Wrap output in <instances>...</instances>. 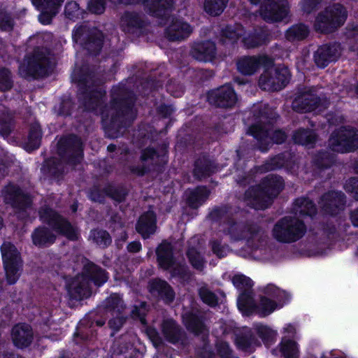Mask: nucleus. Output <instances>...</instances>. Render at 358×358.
<instances>
[{"label": "nucleus", "mask_w": 358, "mask_h": 358, "mask_svg": "<svg viewBox=\"0 0 358 358\" xmlns=\"http://www.w3.org/2000/svg\"><path fill=\"white\" fill-rule=\"evenodd\" d=\"M263 65L265 70L261 75L259 85L265 90H280L284 87L290 78L289 71L287 67H275L271 59L266 56L243 57L238 64V71L245 75L254 73Z\"/></svg>", "instance_id": "1"}, {"label": "nucleus", "mask_w": 358, "mask_h": 358, "mask_svg": "<svg viewBox=\"0 0 358 358\" xmlns=\"http://www.w3.org/2000/svg\"><path fill=\"white\" fill-rule=\"evenodd\" d=\"M236 344L237 347L245 352H252L255 346L259 345L257 341H255L253 338H246L245 337H238L236 338Z\"/></svg>", "instance_id": "36"}, {"label": "nucleus", "mask_w": 358, "mask_h": 358, "mask_svg": "<svg viewBox=\"0 0 358 358\" xmlns=\"http://www.w3.org/2000/svg\"><path fill=\"white\" fill-rule=\"evenodd\" d=\"M320 0H303L304 9L309 12L308 7H312L316 5Z\"/></svg>", "instance_id": "56"}, {"label": "nucleus", "mask_w": 358, "mask_h": 358, "mask_svg": "<svg viewBox=\"0 0 358 358\" xmlns=\"http://www.w3.org/2000/svg\"><path fill=\"white\" fill-rule=\"evenodd\" d=\"M232 282L238 289H248L253 285L252 280L242 274H237L233 277Z\"/></svg>", "instance_id": "38"}, {"label": "nucleus", "mask_w": 358, "mask_h": 358, "mask_svg": "<svg viewBox=\"0 0 358 358\" xmlns=\"http://www.w3.org/2000/svg\"><path fill=\"white\" fill-rule=\"evenodd\" d=\"M40 214L42 220L52 225L54 229L58 233L65 236L69 239H76L78 238L76 230L52 209H43L41 211Z\"/></svg>", "instance_id": "9"}, {"label": "nucleus", "mask_w": 358, "mask_h": 358, "mask_svg": "<svg viewBox=\"0 0 358 358\" xmlns=\"http://www.w3.org/2000/svg\"><path fill=\"white\" fill-rule=\"evenodd\" d=\"M315 134L312 131L301 130L297 131L294 136L295 143L302 145H308L315 140Z\"/></svg>", "instance_id": "35"}, {"label": "nucleus", "mask_w": 358, "mask_h": 358, "mask_svg": "<svg viewBox=\"0 0 358 358\" xmlns=\"http://www.w3.org/2000/svg\"><path fill=\"white\" fill-rule=\"evenodd\" d=\"M347 13L340 4L327 7L316 18L315 28L321 32H329L342 25L345 21Z\"/></svg>", "instance_id": "5"}, {"label": "nucleus", "mask_w": 358, "mask_h": 358, "mask_svg": "<svg viewBox=\"0 0 358 358\" xmlns=\"http://www.w3.org/2000/svg\"><path fill=\"white\" fill-rule=\"evenodd\" d=\"M294 210L296 215H312L315 213V207L311 201L303 198L299 199L296 201Z\"/></svg>", "instance_id": "26"}, {"label": "nucleus", "mask_w": 358, "mask_h": 358, "mask_svg": "<svg viewBox=\"0 0 358 358\" xmlns=\"http://www.w3.org/2000/svg\"><path fill=\"white\" fill-rule=\"evenodd\" d=\"M12 26L13 22L10 17L6 13H1L0 15V28L8 31L12 28Z\"/></svg>", "instance_id": "47"}, {"label": "nucleus", "mask_w": 358, "mask_h": 358, "mask_svg": "<svg viewBox=\"0 0 358 358\" xmlns=\"http://www.w3.org/2000/svg\"><path fill=\"white\" fill-rule=\"evenodd\" d=\"M12 338L14 344L18 348L27 346L32 339V331L28 324H21L13 327Z\"/></svg>", "instance_id": "16"}, {"label": "nucleus", "mask_w": 358, "mask_h": 358, "mask_svg": "<svg viewBox=\"0 0 358 358\" xmlns=\"http://www.w3.org/2000/svg\"><path fill=\"white\" fill-rule=\"evenodd\" d=\"M91 278L96 285L100 286L107 280L108 276L104 271L93 266L92 268Z\"/></svg>", "instance_id": "40"}, {"label": "nucleus", "mask_w": 358, "mask_h": 358, "mask_svg": "<svg viewBox=\"0 0 358 358\" xmlns=\"http://www.w3.org/2000/svg\"><path fill=\"white\" fill-rule=\"evenodd\" d=\"M199 295L202 299V301L210 305V306H215L217 303V298L213 293L210 292L208 289L205 287H202L199 290Z\"/></svg>", "instance_id": "41"}, {"label": "nucleus", "mask_w": 358, "mask_h": 358, "mask_svg": "<svg viewBox=\"0 0 358 358\" xmlns=\"http://www.w3.org/2000/svg\"><path fill=\"white\" fill-rule=\"evenodd\" d=\"M192 31L188 24L182 20H176L167 28L166 34L170 40L179 41L189 36Z\"/></svg>", "instance_id": "19"}, {"label": "nucleus", "mask_w": 358, "mask_h": 358, "mask_svg": "<svg viewBox=\"0 0 358 358\" xmlns=\"http://www.w3.org/2000/svg\"><path fill=\"white\" fill-rule=\"evenodd\" d=\"M321 358H341V356L336 350H326L322 353Z\"/></svg>", "instance_id": "53"}, {"label": "nucleus", "mask_w": 358, "mask_h": 358, "mask_svg": "<svg viewBox=\"0 0 358 358\" xmlns=\"http://www.w3.org/2000/svg\"><path fill=\"white\" fill-rule=\"evenodd\" d=\"M301 99L306 101V103L301 107V110L306 112L315 110H317L320 112L321 111V108L323 107L322 101L313 95H303Z\"/></svg>", "instance_id": "32"}, {"label": "nucleus", "mask_w": 358, "mask_h": 358, "mask_svg": "<svg viewBox=\"0 0 358 358\" xmlns=\"http://www.w3.org/2000/svg\"><path fill=\"white\" fill-rule=\"evenodd\" d=\"M338 55V45H324L317 50L314 57L317 65L323 68L327 65V62L336 59Z\"/></svg>", "instance_id": "18"}, {"label": "nucleus", "mask_w": 358, "mask_h": 358, "mask_svg": "<svg viewBox=\"0 0 358 358\" xmlns=\"http://www.w3.org/2000/svg\"><path fill=\"white\" fill-rule=\"evenodd\" d=\"M306 227L302 221L292 216H286L274 225L272 236L282 243H292L300 239L305 234Z\"/></svg>", "instance_id": "4"}, {"label": "nucleus", "mask_w": 358, "mask_h": 358, "mask_svg": "<svg viewBox=\"0 0 358 358\" xmlns=\"http://www.w3.org/2000/svg\"><path fill=\"white\" fill-rule=\"evenodd\" d=\"M157 155L156 152L151 148L145 150L142 155V158L143 160H146L149 158L150 159H155V156Z\"/></svg>", "instance_id": "54"}, {"label": "nucleus", "mask_w": 358, "mask_h": 358, "mask_svg": "<svg viewBox=\"0 0 358 358\" xmlns=\"http://www.w3.org/2000/svg\"><path fill=\"white\" fill-rule=\"evenodd\" d=\"M3 358H22V357H20L18 355H6Z\"/></svg>", "instance_id": "61"}, {"label": "nucleus", "mask_w": 358, "mask_h": 358, "mask_svg": "<svg viewBox=\"0 0 358 358\" xmlns=\"http://www.w3.org/2000/svg\"><path fill=\"white\" fill-rule=\"evenodd\" d=\"M212 248L213 252L220 257L226 256L229 251L227 248L220 245L219 243H213Z\"/></svg>", "instance_id": "50"}, {"label": "nucleus", "mask_w": 358, "mask_h": 358, "mask_svg": "<svg viewBox=\"0 0 358 358\" xmlns=\"http://www.w3.org/2000/svg\"><path fill=\"white\" fill-rule=\"evenodd\" d=\"M280 351L285 358H298L299 348L296 342L282 338L280 345Z\"/></svg>", "instance_id": "25"}, {"label": "nucleus", "mask_w": 358, "mask_h": 358, "mask_svg": "<svg viewBox=\"0 0 358 358\" xmlns=\"http://www.w3.org/2000/svg\"><path fill=\"white\" fill-rule=\"evenodd\" d=\"M5 202L14 207L25 208L31 203L30 198L14 185H9L3 192Z\"/></svg>", "instance_id": "14"}, {"label": "nucleus", "mask_w": 358, "mask_h": 358, "mask_svg": "<svg viewBox=\"0 0 358 358\" xmlns=\"http://www.w3.org/2000/svg\"><path fill=\"white\" fill-rule=\"evenodd\" d=\"M249 133L259 141L267 142L269 138L276 143H281L285 139V134L282 131H275L271 132L268 129H265L262 126L255 124L252 126L249 129Z\"/></svg>", "instance_id": "15"}, {"label": "nucleus", "mask_w": 358, "mask_h": 358, "mask_svg": "<svg viewBox=\"0 0 358 358\" xmlns=\"http://www.w3.org/2000/svg\"><path fill=\"white\" fill-rule=\"evenodd\" d=\"M151 292H157L162 296H164L167 301H171L173 299V293L171 287L165 281L155 280L150 285Z\"/></svg>", "instance_id": "28"}, {"label": "nucleus", "mask_w": 358, "mask_h": 358, "mask_svg": "<svg viewBox=\"0 0 358 358\" xmlns=\"http://www.w3.org/2000/svg\"><path fill=\"white\" fill-rule=\"evenodd\" d=\"M33 242L36 245H45L54 241V236L48 234L47 229H37L32 235Z\"/></svg>", "instance_id": "29"}, {"label": "nucleus", "mask_w": 358, "mask_h": 358, "mask_svg": "<svg viewBox=\"0 0 358 358\" xmlns=\"http://www.w3.org/2000/svg\"><path fill=\"white\" fill-rule=\"evenodd\" d=\"M308 31L306 26L296 24L289 28L286 33V38L289 41L301 40L308 35Z\"/></svg>", "instance_id": "31"}, {"label": "nucleus", "mask_w": 358, "mask_h": 358, "mask_svg": "<svg viewBox=\"0 0 358 358\" xmlns=\"http://www.w3.org/2000/svg\"><path fill=\"white\" fill-rule=\"evenodd\" d=\"M11 87L10 72L3 69L0 71V90H6Z\"/></svg>", "instance_id": "43"}, {"label": "nucleus", "mask_w": 358, "mask_h": 358, "mask_svg": "<svg viewBox=\"0 0 358 358\" xmlns=\"http://www.w3.org/2000/svg\"><path fill=\"white\" fill-rule=\"evenodd\" d=\"M187 327L193 331L194 332H195L196 334H199L201 330H200V326L201 324L198 322H194V323H189L187 324Z\"/></svg>", "instance_id": "57"}, {"label": "nucleus", "mask_w": 358, "mask_h": 358, "mask_svg": "<svg viewBox=\"0 0 358 358\" xmlns=\"http://www.w3.org/2000/svg\"><path fill=\"white\" fill-rule=\"evenodd\" d=\"M217 351L220 356L223 358H229L231 350L229 345L225 342H222L217 345Z\"/></svg>", "instance_id": "49"}, {"label": "nucleus", "mask_w": 358, "mask_h": 358, "mask_svg": "<svg viewBox=\"0 0 358 358\" xmlns=\"http://www.w3.org/2000/svg\"><path fill=\"white\" fill-rule=\"evenodd\" d=\"M236 82L238 84H239V85H241V84L243 83V82H241V81H240L239 80H238V79H237V80H236Z\"/></svg>", "instance_id": "64"}, {"label": "nucleus", "mask_w": 358, "mask_h": 358, "mask_svg": "<svg viewBox=\"0 0 358 358\" xmlns=\"http://www.w3.org/2000/svg\"><path fill=\"white\" fill-rule=\"evenodd\" d=\"M65 13L69 18L77 17L80 14L78 4L76 1L67 3L65 7Z\"/></svg>", "instance_id": "44"}, {"label": "nucleus", "mask_w": 358, "mask_h": 358, "mask_svg": "<svg viewBox=\"0 0 358 358\" xmlns=\"http://www.w3.org/2000/svg\"><path fill=\"white\" fill-rule=\"evenodd\" d=\"M331 149L336 152H350L358 147V131L343 129L334 134L329 140Z\"/></svg>", "instance_id": "8"}, {"label": "nucleus", "mask_w": 358, "mask_h": 358, "mask_svg": "<svg viewBox=\"0 0 358 358\" xmlns=\"http://www.w3.org/2000/svg\"><path fill=\"white\" fill-rule=\"evenodd\" d=\"M187 256L192 265L196 269H201L203 266V261L197 250L192 248L187 252Z\"/></svg>", "instance_id": "39"}, {"label": "nucleus", "mask_w": 358, "mask_h": 358, "mask_svg": "<svg viewBox=\"0 0 358 358\" xmlns=\"http://www.w3.org/2000/svg\"><path fill=\"white\" fill-rule=\"evenodd\" d=\"M187 194V201L192 208L200 206L208 195L206 188L203 187L189 191Z\"/></svg>", "instance_id": "24"}, {"label": "nucleus", "mask_w": 358, "mask_h": 358, "mask_svg": "<svg viewBox=\"0 0 358 358\" xmlns=\"http://www.w3.org/2000/svg\"><path fill=\"white\" fill-rule=\"evenodd\" d=\"M115 3H133L134 0H115Z\"/></svg>", "instance_id": "60"}, {"label": "nucleus", "mask_w": 358, "mask_h": 358, "mask_svg": "<svg viewBox=\"0 0 358 358\" xmlns=\"http://www.w3.org/2000/svg\"><path fill=\"white\" fill-rule=\"evenodd\" d=\"M109 303H111L113 308H117L118 312L120 311V309L122 308V301L117 294L111 295L109 299Z\"/></svg>", "instance_id": "51"}, {"label": "nucleus", "mask_w": 358, "mask_h": 358, "mask_svg": "<svg viewBox=\"0 0 358 358\" xmlns=\"http://www.w3.org/2000/svg\"><path fill=\"white\" fill-rule=\"evenodd\" d=\"M157 259L161 267L165 269L171 268L173 266V261L170 243L164 242L157 250Z\"/></svg>", "instance_id": "22"}, {"label": "nucleus", "mask_w": 358, "mask_h": 358, "mask_svg": "<svg viewBox=\"0 0 358 358\" xmlns=\"http://www.w3.org/2000/svg\"><path fill=\"white\" fill-rule=\"evenodd\" d=\"M344 204V195L341 192H332L325 194L321 201V206L330 214H336L334 207L341 208Z\"/></svg>", "instance_id": "21"}, {"label": "nucleus", "mask_w": 358, "mask_h": 358, "mask_svg": "<svg viewBox=\"0 0 358 358\" xmlns=\"http://www.w3.org/2000/svg\"><path fill=\"white\" fill-rule=\"evenodd\" d=\"M255 331L265 343L275 338L278 334L275 330L261 324L255 326Z\"/></svg>", "instance_id": "33"}, {"label": "nucleus", "mask_w": 358, "mask_h": 358, "mask_svg": "<svg viewBox=\"0 0 358 358\" xmlns=\"http://www.w3.org/2000/svg\"><path fill=\"white\" fill-rule=\"evenodd\" d=\"M297 333L296 327L291 324H285L283 327V334H285L282 338L288 339L287 338H294Z\"/></svg>", "instance_id": "48"}, {"label": "nucleus", "mask_w": 358, "mask_h": 358, "mask_svg": "<svg viewBox=\"0 0 358 358\" xmlns=\"http://www.w3.org/2000/svg\"><path fill=\"white\" fill-rule=\"evenodd\" d=\"M228 0H206L204 9L211 15H218L224 10Z\"/></svg>", "instance_id": "30"}, {"label": "nucleus", "mask_w": 358, "mask_h": 358, "mask_svg": "<svg viewBox=\"0 0 358 358\" xmlns=\"http://www.w3.org/2000/svg\"><path fill=\"white\" fill-rule=\"evenodd\" d=\"M346 191L355 193V197L358 199V179L351 178L345 185Z\"/></svg>", "instance_id": "46"}, {"label": "nucleus", "mask_w": 358, "mask_h": 358, "mask_svg": "<svg viewBox=\"0 0 358 358\" xmlns=\"http://www.w3.org/2000/svg\"><path fill=\"white\" fill-rule=\"evenodd\" d=\"M83 285H81L80 283L78 282V279L73 281L68 288L71 296L75 299H77L81 298L83 296H84L85 293H83Z\"/></svg>", "instance_id": "42"}, {"label": "nucleus", "mask_w": 358, "mask_h": 358, "mask_svg": "<svg viewBox=\"0 0 358 358\" xmlns=\"http://www.w3.org/2000/svg\"><path fill=\"white\" fill-rule=\"evenodd\" d=\"M148 335L152 339V341H153L154 344L155 345H157L158 344V341H157V334H156L155 331V330H150L148 332Z\"/></svg>", "instance_id": "59"}, {"label": "nucleus", "mask_w": 358, "mask_h": 358, "mask_svg": "<svg viewBox=\"0 0 358 358\" xmlns=\"http://www.w3.org/2000/svg\"><path fill=\"white\" fill-rule=\"evenodd\" d=\"M243 29L241 26H238L236 28L227 27L224 31V35L226 38L224 43L227 40L235 41L243 37V42L247 48H255L263 43L264 38H262V35L249 36L248 37L243 36Z\"/></svg>", "instance_id": "12"}, {"label": "nucleus", "mask_w": 358, "mask_h": 358, "mask_svg": "<svg viewBox=\"0 0 358 358\" xmlns=\"http://www.w3.org/2000/svg\"><path fill=\"white\" fill-rule=\"evenodd\" d=\"M156 219L152 211L142 215L136 225V230L145 238L155 233L156 230Z\"/></svg>", "instance_id": "20"}, {"label": "nucleus", "mask_w": 358, "mask_h": 358, "mask_svg": "<svg viewBox=\"0 0 358 358\" xmlns=\"http://www.w3.org/2000/svg\"><path fill=\"white\" fill-rule=\"evenodd\" d=\"M265 294L260 299L259 304L255 306L249 293L241 294L237 301L239 310L244 315L255 313L261 317H265L275 310L281 308L289 299V296L285 291L274 285H268L265 289Z\"/></svg>", "instance_id": "2"}, {"label": "nucleus", "mask_w": 358, "mask_h": 358, "mask_svg": "<svg viewBox=\"0 0 358 358\" xmlns=\"http://www.w3.org/2000/svg\"><path fill=\"white\" fill-rule=\"evenodd\" d=\"M90 237L92 238L97 244L101 246H106L110 243L109 234L106 231H92Z\"/></svg>", "instance_id": "37"}, {"label": "nucleus", "mask_w": 358, "mask_h": 358, "mask_svg": "<svg viewBox=\"0 0 358 358\" xmlns=\"http://www.w3.org/2000/svg\"><path fill=\"white\" fill-rule=\"evenodd\" d=\"M209 100L219 106L229 107L236 103V95L229 85H224L212 92Z\"/></svg>", "instance_id": "13"}, {"label": "nucleus", "mask_w": 358, "mask_h": 358, "mask_svg": "<svg viewBox=\"0 0 358 358\" xmlns=\"http://www.w3.org/2000/svg\"><path fill=\"white\" fill-rule=\"evenodd\" d=\"M162 331L168 340L173 343L176 341L179 330L173 320L164 322L162 327Z\"/></svg>", "instance_id": "34"}, {"label": "nucleus", "mask_w": 358, "mask_h": 358, "mask_svg": "<svg viewBox=\"0 0 358 358\" xmlns=\"http://www.w3.org/2000/svg\"><path fill=\"white\" fill-rule=\"evenodd\" d=\"M41 132L40 126L35 124L31 129L27 142L24 145V148L30 152L38 148L40 145Z\"/></svg>", "instance_id": "27"}, {"label": "nucleus", "mask_w": 358, "mask_h": 358, "mask_svg": "<svg viewBox=\"0 0 358 358\" xmlns=\"http://www.w3.org/2000/svg\"><path fill=\"white\" fill-rule=\"evenodd\" d=\"M351 220L353 224L358 227V208L352 212L351 215Z\"/></svg>", "instance_id": "58"}, {"label": "nucleus", "mask_w": 358, "mask_h": 358, "mask_svg": "<svg viewBox=\"0 0 358 358\" xmlns=\"http://www.w3.org/2000/svg\"><path fill=\"white\" fill-rule=\"evenodd\" d=\"M89 10L94 13H101L104 10L103 0H92L88 3Z\"/></svg>", "instance_id": "45"}, {"label": "nucleus", "mask_w": 358, "mask_h": 358, "mask_svg": "<svg viewBox=\"0 0 358 358\" xmlns=\"http://www.w3.org/2000/svg\"><path fill=\"white\" fill-rule=\"evenodd\" d=\"M3 173H4V170H1V169H0V177L3 176Z\"/></svg>", "instance_id": "63"}, {"label": "nucleus", "mask_w": 358, "mask_h": 358, "mask_svg": "<svg viewBox=\"0 0 358 358\" xmlns=\"http://www.w3.org/2000/svg\"><path fill=\"white\" fill-rule=\"evenodd\" d=\"M192 55L196 59L199 61H212L215 55V45L211 41L197 43L192 48Z\"/></svg>", "instance_id": "17"}, {"label": "nucleus", "mask_w": 358, "mask_h": 358, "mask_svg": "<svg viewBox=\"0 0 358 358\" xmlns=\"http://www.w3.org/2000/svg\"><path fill=\"white\" fill-rule=\"evenodd\" d=\"M300 101V99H298V100H295L294 102V108H297V104H298V102Z\"/></svg>", "instance_id": "62"}, {"label": "nucleus", "mask_w": 358, "mask_h": 358, "mask_svg": "<svg viewBox=\"0 0 358 358\" xmlns=\"http://www.w3.org/2000/svg\"><path fill=\"white\" fill-rule=\"evenodd\" d=\"M47 63L46 57L34 56L33 58H27L20 66V73L23 77L42 76L46 73Z\"/></svg>", "instance_id": "10"}, {"label": "nucleus", "mask_w": 358, "mask_h": 358, "mask_svg": "<svg viewBox=\"0 0 358 358\" xmlns=\"http://www.w3.org/2000/svg\"><path fill=\"white\" fill-rule=\"evenodd\" d=\"M1 250L7 280L8 283L13 284L17 280L22 268L19 252L10 243H4Z\"/></svg>", "instance_id": "6"}, {"label": "nucleus", "mask_w": 358, "mask_h": 358, "mask_svg": "<svg viewBox=\"0 0 358 358\" xmlns=\"http://www.w3.org/2000/svg\"><path fill=\"white\" fill-rule=\"evenodd\" d=\"M253 5L260 2L259 13L266 21L277 22L285 19L288 14L285 0H249Z\"/></svg>", "instance_id": "7"}, {"label": "nucleus", "mask_w": 358, "mask_h": 358, "mask_svg": "<svg viewBox=\"0 0 358 358\" xmlns=\"http://www.w3.org/2000/svg\"><path fill=\"white\" fill-rule=\"evenodd\" d=\"M282 178L271 176L262 183V185L252 187L245 193V200L248 205L256 209L267 208L273 198L275 197L282 188Z\"/></svg>", "instance_id": "3"}, {"label": "nucleus", "mask_w": 358, "mask_h": 358, "mask_svg": "<svg viewBox=\"0 0 358 358\" xmlns=\"http://www.w3.org/2000/svg\"><path fill=\"white\" fill-rule=\"evenodd\" d=\"M124 320L122 317L110 320L109 321L110 327L114 330H118L123 324Z\"/></svg>", "instance_id": "52"}, {"label": "nucleus", "mask_w": 358, "mask_h": 358, "mask_svg": "<svg viewBox=\"0 0 358 358\" xmlns=\"http://www.w3.org/2000/svg\"><path fill=\"white\" fill-rule=\"evenodd\" d=\"M128 250L130 252H138L141 248V245L139 242H132L128 245Z\"/></svg>", "instance_id": "55"}, {"label": "nucleus", "mask_w": 358, "mask_h": 358, "mask_svg": "<svg viewBox=\"0 0 358 358\" xmlns=\"http://www.w3.org/2000/svg\"><path fill=\"white\" fill-rule=\"evenodd\" d=\"M145 9L152 15L161 16L162 13H166V10L171 5V0H145L143 2Z\"/></svg>", "instance_id": "23"}, {"label": "nucleus", "mask_w": 358, "mask_h": 358, "mask_svg": "<svg viewBox=\"0 0 358 358\" xmlns=\"http://www.w3.org/2000/svg\"><path fill=\"white\" fill-rule=\"evenodd\" d=\"M31 1L34 6L41 11L38 17L39 21L43 24H48L53 16L57 13L63 0H31Z\"/></svg>", "instance_id": "11"}]
</instances>
